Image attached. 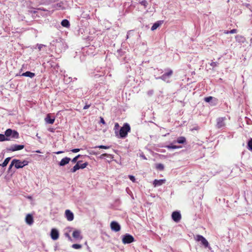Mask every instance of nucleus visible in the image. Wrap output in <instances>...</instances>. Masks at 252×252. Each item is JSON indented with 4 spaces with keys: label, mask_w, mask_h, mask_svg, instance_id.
Here are the masks:
<instances>
[{
    "label": "nucleus",
    "mask_w": 252,
    "mask_h": 252,
    "mask_svg": "<svg viewBox=\"0 0 252 252\" xmlns=\"http://www.w3.org/2000/svg\"><path fill=\"white\" fill-rule=\"evenodd\" d=\"M130 130V127L128 124L125 123L123 126L120 128V131H115L116 136L119 138H126L128 132Z\"/></svg>",
    "instance_id": "1"
},
{
    "label": "nucleus",
    "mask_w": 252,
    "mask_h": 252,
    "mask_svg": "<svg viewBox=\"0 0 252 252\" xmlns=\"http://www.w3.org/2000/svg\"><path fill=\"white\" fill-rule=\"evenodd\" d=\"M4 135L6 138H9L13 139H17L19 137L18 132L14 130H12L10 128H8L5 131Z\"/></svg>",
    "instance_id": "2"
},
{
    "label": "nucleus",
    "mask_w": 252,
    "mask_h": 252,
    "mask_svg": "<svg viewBox=\"0 0 252 252\" xmlns=\"http://www.w3.org/2000/svg\"><path fill=\"white\" fill-rule=\"evenodd\" d=\"M226 117H219L217 119V124L216 126L219 129H224L226 127Z\"/></svg>",
    "instance_id": "3"
},
{
    "label": "nucleus",
    "mask_w": 252,
    "mask_h": 252,
    "mask_svg": "<svg viewBox=\"0 0 252 252\" xmlns=\"http://www.w3.org/2000/svg\"><path fill=\"white\" fill-rule=\"evenodd\" d=\"M12 160L14 162V166L16 169L22 168L29 163V162L26 160L22 161L19 159H13Z\"/></svg>",
    "instance_id": "4"
},
{
    "label": "nucleus",
    "mask_w": 252,
    "mask_h": 252,
    "mask_svg": "<svg viewBox=\"0 0 252 252\" xmlns=\"http://www.w3.org/2000/svg\"><path fill=\"white\" fill-rule=\"evenodd\" d=\"M196 241L200 242L201 244L205 248L209 247V244L208 241L202 235H197L195 237Z\"/></svg>",
    "instance_id": "5"
},
{
    "label": "nucleus",
    "mask_w": 252,
    "mask_h": 252,
    "mask_svg": "<svg viewBox=\"0 0 252 252\" xmlns=\"http://www.w3.org/2000/svg\"><path fill=\"white\" fill-rule=\"evenodd\" d=\"M173 74V71L172 70L169 69L168 71L163 74L161 76L157 78V79H161V80H163L164 81L168 82L170 78L171 77V75Z\"/></svg>",
    "instance_id": "6"
},
{
    "label": "nucleus",
    "mask_w": 252,
    "mask_h": 252,
    "mask_svg": "<svg viewBox=\"0 0 252 252\" xmlns=\"http://www.w3.org/2000/svg\"><path fill=\"white\" fill-rule=\"evenodd\" d=\"M134 241V237L129 234L124 235L122 239V242L124 244H129L133 242Z\"/></svg>",
    "instance_id": "7"
},
{
    "label": "nucleus",
    "mask_w": 252,
    "mask_h": 252,
    "mask_svg": "<svg viewBox=\"0 0 252 252\" xmlns=\"http://www.w3.org/2000/svg\"><path fill=\"white\" fill-rule=\"evenodd\" d=\"M24 148V145L14 144L11 145L9 147L7 148L6 150L7 151L14 152L21 150L23 149Z\"/></svg>",
    "instance_id": "8"
},
{
    "label": "nucleus",
    "mask_w": 252,
    "mask_h": 252,
    "mask_svg": "<svg viewBox=\"0 0 252 252\" xmlns=\"http://www.w3.org/2000/svg\"><path fill=\"white\" fill-rule=\"evenodd\" d=\"M110 227L112 230L118 232L121 229L120 225L116 221H113L110 223Z\"/></svg>",
    "instance_id": "9"
},
{
    "label": "nucleus",
    "mask_w": 252,
    "mask_h": 252,
    "mask_svg": "<svg viewBox=\"0 0 252 252\" xmlns=\"http://www.w3.org/2000/svg\"><path fill=\"white\" fill-rule=\"evenodd\" d=\"M172 219L174 221L179 222L181 219V215L180 212L178 211L173 212L172 214Z\"/></svg>",
    "instance_id": "10"
},
{
    "label": "nucleus",
    "mask_w": 252,
    "mask_h": 252,
    "mask_svg": "<svg viewBox=\"0 0 252 252\" xmlns=\"http://www.w3.org/2000/svg\"><path fill=\"white\" fill-rule=\"evenodd\" d=\"M59 233L57 229L55 228L52 229L51 231V237L54 240H56L59 238Z\"/></svg>",
    "instance_id": "11"
},
{
    "label": "nucleus",
    "mask_w": 252,
    "mask_h": 252,
    "mask_svg": "<svg viewBox=\"0 0 252 252\" xmlns=\"http://www.w3.org/2000/svg\"><path fill=\"white\" fill-rule=\"evenodd\" d=\"M25 221L27 224L29 225H32L33 223V218L32 215L28 214L27 215Z\"/></svg>",
    "instance_id": "12"
},
{
    "label": "nucleus",
    "mask_w": 252,
    "mask_h": 252,
    "mask_svg": "<svg viewBox=\"0 0 252 252\" xmlns=\"http://www.w3.org/2000/svg\"><path fill=\"white\" fill-rule=\"evenodd\" d=\"M65 215L66 219L68 221H72L74 219V215L69 210H66L65 211Z\"/></svg>",
    "instance_id": "13"
},
{
    "label": "nucleus",
    "mask_w": 252,
    "mask_h": 252,
    "mask_svg": "<svg viewBox=\"0 0 252 252\" xmlns=\"http://www.w3.org/2000/svg\"><path fill=\"white\" fill-rule=\"evenodd\" d=\"M206 102H211L212 105H215L217 103V99L212 96H208L204 98Z\"/></svg>",
    "instance_id": "14"
},
{
    "label": "nucleus",
    "mask_w": 252,
    "mask_h": 252,
    "mask_svg": "<svg viewBox=\"0 0 252 252\" xmlns=\"http://www.w3.org/2000/svg\"><path fill=\"white\" fill-rule=\"evenodd\" d=\"M72 236L76 240H81L82 236L81 235V231L79 230H75L72 233Z\"/></svg>",
    "instance_id": "15"
},
{
    "label": "nucleus",
    "mask_w": 252,
    "mask_h": 252,
    "mask_svg": "<svg viewBox=\"0 0 252 252\" xmlns=\"http://www.w3.org/2000/svg\"><path fill=\"white\" fill-rule=\"evenodd\" d=\"M166 180L165 179L160 180H155L153 181V185L155 187L160 186L165 183Z\"/></svg>",
    "instance_id": "16"
},
{
    "label": "nucleus",
    "mask_w": 252,
    "mask_h": 252,
    "mask_svg": "<svg viewBox=\"0 0 252 252\" xmlns=\"http://www.w3.org/2000/svg\"><path fill=\"white\" fill-rule=\"evenodd\" d=\"M70 160V158L68 157H65L63 158L59 163V165L61 166H64L69 163Z\"/></svg>",
    "instance_id": "17"
},
{
    "label": "nucleus",
    "mask_w": 252,
    "mask_h": 252,
    "mask_svg": "<svg viewBox=\"0 0 252 252\" xmlns=\"http://www.w3.org/2000/svg\"><path fill=\"white\" fill-rule=\"evenodd\" d=\"M21 76L29 77L31 78H32L35 76V74L34 73L31 72L30 71H26V72L23 73L21 75Z\"/></svg>",
    "instance_id": "18"
},
{
    "label": "nucleus",
    "mask_w": 252,
    "mask_h": 252,
    "mask_svg": "<svg viewBox=\"0 0 252 252\" xmlns=\"http://www.w3.org/2000/svg\"><path fill=\"white\" fill-rule=\"evenodd\" d=\"M45 122L50 124H53L55 122V118H51L50 115L48 114L45 119Z\"/></svg>",
    "instance_id": "19"
},
{
    "label": "nucleus",
    "mask_w": 252,
    "mask_h": 252,
    "mask_svg": "<svg viewBox=\"0 0 252 252\" xmlns=\"http://www.w3.org/2000/svg\"><path fill=\"white\" fill-rule=\"evenodd\" d=\"M186 139L185 137L181 136L177 138V140L174 141V143H178L179 144H184L186 142Z\"/></svg>",
    "instance_id": "20"
},
{
    "label": "nucleus",
    "mask_w": 252,
    "mask_h": 252,
    "mask_svg": "<svg viewBox=\"0 0 252 252\" xmlns=\"http://www.w3.org/2000/svg\"><path fill=\"white\" fill-rule=\"evenodd\" d=\"M79 161L77 162V163L73 166V167L70 169V172L74 173L77 170L80 169L79 166Z\"/></svg>",
    "instance_id": "21"
},
{
    "label": "nucleus",
    "mask_w": 252,
    "mask_h": 252,
    "mask_svg": "<svg viewBox=\"0 0 252 252\" xmlns=\"http://www.w3.org/2000/svg\"><path fill=\"white\" fill-rule=\"evenodd\" d=\"M61 25L64 27L68 28L70 26V23L68 20L64 19L62 21Z\"/></svg>",
    "instance_id": "22"
},
{
    "label": "nucleus",
    "mask_w": 252,
    "mask_h": 252,
    "mask_svg": "<svg viewBox=\"0 0 252 252\" xmlns=\"http://www.w3.org/2000/svg\"><path fill=\"white\" fill-rule=\"evenodd\" d=\"M36 46L39 51H46V50H45V48H46V45L41 44H37Z\"/></svg>",
    "instance_id": "23"
},
{
    "label": "nucleus",
    "mask_w": 252,
    "mask_h": 252,
    "mask_svg": "<svg viewBox=\"0 0 252 252\" xmlns=\"http://www.w3.org/2000/svg\"><path fill=\"white\" fill-rule=\"evenodd\" d=\"M156 168L158 170L162 171L164 168V166L162 163H158L156 165Z\"/></svg>",
    "instance_id": "24"
},
{
    "label": "nucleus",
    "mask_w": 252,
    "mask_h": 252,
    "mask_svg": "<svg viewBox=\"0 0 252 252\" xmlns=\"http://www.w3.org/2000/svg\"><path fill=\"white\" fill-rule=\"evenodd\" d=\"M166 148H167V149H179V148H181V146H176V145H173L172 144H171V145H167V146H165Z\"/></svg>",
    "instance_id": "25"
},
{
    "label": "nucleus",
    "mask_w": 252,
    "mask_h": 252,
    "mask_svg": "<svg viewBox=\"0 0 252 252\" xmlns=\"http://www.w3.org/2000/svg\"><path fill=\"white\" fill-rule=\"evenodd\" d=\"M9 140H10L9 138H6L4 134H0V142Z\"/></svg>",
    "instance_id": "26"
},
{
    "label": "nucleus",
    "mask_w": 252,
    "mask_h": 252,
    "mask_svg": "<svg viewBox=\"0 0 252 252\" xmlns=\"http://www.w3.org/2000/svg\"><path fill=\"white\" fill-rule=\"evenodd\" d=\"M10 159H11L10 157H8V158H6L5 159V160H4V161L3 162V163H2L1 166H3V167L6 166L8 164V163L9 161H10Z\"/></svg>",
    "instance_id": "27"
},
{
    "label": "nucleus",
    "mask_w": 252,
    "mask_h": 252,
    "mask_svg": "<svg viewBox=\"0 0 252 252\" xmlns=\"http://www.w3.org/2000/svg\"><path fill=\"white\" fill-rule=\"evenodd\" d=\"M236 41L243 42L245 40V38L243 36L239 35H237L235 37Z\"/></svg>",
    "instance_id": "28"
},
{
    "label": "nucleus",
    "mask_w": 252,
    "mask_h": 252,
    "mask_svg": "<svg viewBox=\"0 0 252 252\" xmlns=\"http://www.w3.org/2000/svg\"><path fill=\"white\" fill-rule=\"evenodd\" d=\"M159 25L160 24L158 22L154 23L151 27V30L155 31L159 26Z\"/></svg>",
    "instance_id": "29"
},
{
    "label": "nucleus",
    "mask_w": 252,
    "mask_h": 252,
    "mask_svg": "<svg viewBox=\"0 0 252 252\" xmlns=\"http://www.w3.org/2000/svg\"><path fill=\"white\" fill-rule=\"evenodd\" d=\"M248 148L252 152V139L251 138L248 142Z\"/></svg>",
    "instance_id": "30"
},
{
    "label": "nucleus",
    "mask_w": 252,
    "mask_h": 252,
    "mask_svg": "<svg viewBox=\"0 0 252 252\" xmlns=\"http://www.w3.org/2000/svg\"><path fill=\"white\" fill-rule=\"evenodd\" d=\"M110 148V146H104V145H99L96 146L95 148H99V149H108Z\"/></svg>",
    "instance_id": "31"
},
{
    "label": "nucleus",
    "mask_w": 252,
    "mask_h": 252,
    "mask_svg": "<svg viewBox=\"0 0 252 252\" xmlns=\"http://www.w3.org/2000/svg\"><path fill=\"white\" fill-rule=\"evenodd\" d=\"M72 248L75 249H80L82 248V246L80 244H75L72 245Z\"/></svg>",
    "instance_id": "32"
},
{
    "label": "nucleus",
    "mask_w": 252,
    "mask_h": 252,
    "mask_svg": "<svg viewBox=\"0 0 252 252\" xmlns=\"http://www.w3.org/2000/svg\"><path fill=\"white\" fill-rule=\"evenodd\" d=\"M210 64L214 68L218 66L219 63L217 62H212Z\"/></svg>",
    "instance_id": "33"
},
{
    "label": "nucleus",
    "mask_w": 252,
    "mask_h": 252,
    "mask_svg": "<svg viewBox=\"0 0 252 252\" xmlns=\"http://www.w3.org/2000/svg\"><path fill=\"white\" fill-rule=\"evenodd\" d=\"M140 3L144 6L145 8H146L148 5V2L146 0H143L140 2Z\"/></svg>",
    "instance_id": "34"
},
{
    "label": "nucleus",
    "mask_w": 252,
    "mask_h": 252,
    "mask_svg": "<svg viewBox=\"0 0 252 252\" xmlns=\"http://www.w3.org/2000/svg\"><path fill=\"white\" fill-rule=\"evenodd\" d=\"M87 165H88L87 162H85L84 163L81 164L80 165L79 164L80 168L84 169L87 166Z\"/></svg>",
    "instance_id": "35"
},
{
    "label": "nucleus",
    "mask_w": 252,
    "mask_h": 252,
    "mask_svg": "<svg viewBox=\"0 0 252 252\" xmlns=\"http://www.w3.org/2000/svg\"><path fill=\"white\" fill-rule=\"evenodd\" d=\"M133 32V30H130V31H128L127 32V34H126V39H128L129 38V37L132 34V33Z\"/></svg>",
    "instance_id": "36"
},
{
    "label": "nucleus",
    "mask_w": 252,
    "mask_h": 252,
    "mask_svg": "<svg viewBox=\"0 0 252 252\" xmlns=\"http://www.w3.org/2000/svg\"><path fill=\"white\" fill-rule=\"evenodd\" d=\"M81 156L80 155H77V156H76L75 157H74L72 159V162H73V163H75L78 158Z\"/></svg>",
    "instance_id": "37"
},
{
    "label": "nucleus",
    "mask_w": 252,
    "mask_h": 252,
    "mask_svg": "<svg viewBox=\"0 0 252 252\" xmlns=\"http://www.w3.org/2000/svg\"><path fill=\"white\" fill-rule=\"evenodd\" d=\"M119 128V124L117 123H115V126H114V129H115V131H117L118 129Z\"/></svg>",
    "instance_id": "38"
},
{
    "label": "nucleus",
    "mask_w": 252,
    "mask_h": 252,
    "mask_svg": "<svg viewBox=\"0 0 252 252\" xmlns=\"http://www.w3.org/2000/svg\"><path fill=\"white\" fill-rule=\"evenodd\" d=\"M13 166H14V161L13 160H12V161H11V163H10V165H9V166L8 167V170L9 171L11 170V169L12 168Z\"/></svg>",
    "instance_id": "39"
},
{
    "label": "nucleus",
    "mask_w": 252,
    "mask_h": 252,
    "mask_svg": "<svg viewBox=\"0 0 252 252\" xmlns=\"http://www.w3.org/2000/svg\"><path fill=\"white\" fill-rule=\"evenodd\" d=\"M129 179L132 181L133 182H135V177L132 176V175H129Z\"/></svg>",
    "instance_id": "40"
},
{
    "label": "nucleus",
    "mask_w": 252,
    "mask_h": 252,
    "mask_svg": "<svg viewBox=\"0 0 252 252\" xmlns=\"http://www.w3.org/2000/svg\"><path fill=\"white\" fill-rule=\"evenodd\" d=\"M80 150V149H73L71 150V151L73 153H77V152H79Z\"/></svg>",
    "instance_id": "41"
},
{
    "label": "nucleus",
    "mask_w": 252,
    "mask_h": 252,
    "mask_svg": "<svg viewBox=\"0 0 252 252\" xmlns=\"http://www.w3.org/2000/svg\"><path fill=\"white\" fill-rule=\"evenodd\" d=\"M237 32V30L236 29H233V30H231V31H230L229 32L230 33H236Z\"/></svg>",
    "instance_id": "42"
},
{
    "label": "nucleus",
    "mask_w": 252,
    "mask_h": 252,
    "mask_svg": "<svg viewBox=\"0 0 252 252\" xmlns=\"http://www.w3.org/2000/svg\"><path fill=\"white\" fill-rule=\"evenodd\" d=\"M90 107V104H86V105L84 106V107H83V109H84V110L87 109H88Z\"/></svg>",
    "instance_id": "43"
},
{
    "label": "nucleus",
    "mask_w": 252,
    "mask_h": 252,
    "mask_svg": "<svg viewBox=\"0 0 252 252\" xmlns=\"http://www.w3.org/2000/svg\"><path fill=\"white\" fill-rule=\"evenodd\" d=\"M100 122L102 124H105V122L104 119L102 118H100Z\"/></svg>",
    "instance_id": "44"
},
{
    "label": "nucleus",
    "mask_w": 252,
    "mask_h": 252,
    "mask_svg": "<svg viewBox=\"0 0 252 252\" xmlns=\"http://www.w3.org/2000/svg\"><path fill=\"white\" fill-rule=\"evenodd\" d=\"M153 94V91H149V92H148V94H149L151 95V94Z\"/></svg>",
    "instance_id": "45"
},
{
    "label": "nucleus",
    "mask_w": 252,
    "mask_h": 252,
    "mask_svg": "<svg viewBox=\"0 0 252 252\" xmlns=\"http://www.w3.org/2000/svg\"><path fill=\"white\" fill-rule=\"evenodd\" d=\"M62 3H60L58 4V5L59 6V7H61V8H63V7L62 6Z\"/></svg>",
    "instance_id": "46"
},
{
    "label": "nucleus",
    "mask_w": 252,
    "mask_h": 252,
    "mask_svg": "<svg viewBox=\"0 0 252 252\" xmlns=\"http://www.w3.org/2000/svg\"><path fill=\"white\" fill-rule=\"evenodd\" d=\"M66 236L68 238L69 240H71V237L68 234H66Z\"/></svg>",
    "instance_id": "47"
},
{
    "label": "nucleus",
    "mask_w": 252,
    "mask_h": 252,
    "mask_svg": "<svg viewBox=\"0 0 252 252\" xmlns=\"http://www.w3.org/2000/svg\"><path fill=\"white\" fill-rule=\"evenodd\" d=\"M108 156V155L107 154H103L101 155L102 157H106Z\"/></svg>",
    "instance_id": "48"
},
{
    "label": "nucleus",
    "mask_w": 252,
    "mask_h": 252,
    "mask_svg": "<svg viewBox=\"0 0 252 252\" xmlns=\"http://www.w3.org/2000/svg\"><path fill=\"white\" fill-rule=\"evenodd\" d=\"M141 157L144 159H147V158L144 155H141Z\"/></svg>",
    "instance_id": "49"
},
{
    "label": "nucleus",
    "mask_w": 252,
    "mask_h": 252,
    "mask_svg": "<svg viewBox=\"0 0 252 252\" xmlns=\"http://www.w3.org/2000/svg\"><path fill=\"white\" fill-rule=\"evenodd\" d=\"M62 153H63V151H58V152H56V154H61Z\"/></svg>",
    "instance_id": "50"
},
{
    "label": "nucleus",
    "mask_w": 252,
    "mask_h": 252,
    "mask_svg": "<svg viewBox=\"0 0 252 252\" xmlns=\"http://www.w3.org/2000/svg\"><path fill=\"white\" fill-rule=\"evenodd\" d=\"M35 152L37 153H41V152L39 150H37L35 151Z\"/></svg>",
    "instance_id": "51"
},
{
    "label": "nucleus",
    "mask_w": 252,
    "mask_h": 252,
    "mask_svg": "<svg viewBox=\"0 0 252 252\" xmlns=\"http://www.w3.org/2000/svg\"><path fill=\"white\" fill-rule=\"evenodd\" d=\"M250 43L251 44H252V38L250 40Z\"/></svg>",
    "instance_id": "52"
},
{
    "label": "nucleus",
    "mask_w": 252,
    "mask_h": 252,
    "mask_svg": "<svg viewBox=\"0 0 252 252\" xmlns=\"http://www.w3.org/2000/svg\"><path fill=\"white\" fill-rule=\"evenodd\" d=\"M229 32V31H226V32H225V33H230Z\"/></svg>",
    "instance_id": "53"
},
{
    "label": "nucleus",
    "mask_w": 252,
    "mask_h": 252,
    "mask_svg": "<svg viewBox=\"0 0 252 252\" xmlns=\"http://www.w3.org/2000/svg\"><path fill=\"white\" fill-rule=\"evenodd\" d=\"M58 44V45L59 46V45H61V44H62L61 43H59Z\"/></svg>",
    "instance_id": "54"
},
{
    "label": "nucleus",
    "mask_w": 252,
    "mask_h": 252,
    "mask_svg": "<svg viewBox=\"0 0 252 252\" xmlns=\"http://www.w3.org/2000/svg\"><path fill=\"white\" fill-rule=\"evenodd\" d=\"M1 165V164H0V166Z\"/></svg>",
    "instance_id": "55"
}]
</instances>
